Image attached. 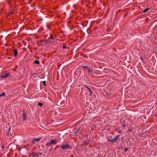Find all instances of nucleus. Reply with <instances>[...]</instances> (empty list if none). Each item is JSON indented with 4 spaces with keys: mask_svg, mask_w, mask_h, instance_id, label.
<instances>
[{
    "mask_svg": "<svg viewBox=\"0 0 157 157\" xmlns=\"http://www.w3.org/2000/svg\"><path fill=\"white\" fill-rule=\"evenodd\" d=\"M119 136H120L119 135H117L115 136L114 137V138H113V139H112V140H108L111 142H112L113 143H114L118 139Z\"/></svg>",
    "mask_w": 157,
    "mask_h": 157,
    "instance_id": "obj_1",
    "label": "nucleus"
},
{
    "mask_svg": "<svg viewBox=\"0 0 157 157\" xmlns=\"http://www.w3.org/2000/svg\"><path fill=\"white\" fill-rule=\"evenodd\" d=\"M60 147L63 150H66L67 148H69V144H66L64 145L60 146Z\"/></svg>",
    "mask_w": 157,
    "mask_h": 157,
    "instance_id": "obj_2",
    "label": "nucleus"
},
{
    "mask_svg": "<svg viewBox=\"0 0 157 157\" xmlns=\"http://www.w3.org/2000/svg\"><path fill=\"white\" fill-rule=\"evenodd\" d=\"M10 74L9 73H6L5 75H1V77L2 78H6L9 75H10Z\"/></svg>",
    "mask_w": 157,
    "mask_h": 157,
    "instance_id": "obj_3",
    "label": "nucleus"
},
{
    "mask_svg": "<svg viewBox=\"0 0 157 157\" xmlns=\"http://www.w3.org/2000/svg\"><path fill=\"white\" fill-rule=\"evenodd\" d=\"M120 122L122 123V126L124 127H125L126 126V124L125 123H124V121L123 120H121Z\"/></svg>",
    "mask_w": 157,
    "mask_h": 157,
    "instance_id": "obj_4",
    "label": "nucleus"
},
{
    "mask_svg": "<svg viewBox=\"0 0 157 157\" xmlns=\"http://www.w3.org/2000/svg\"><path fill=\"white\" fill-rule=\"evenodd\" d=\"M50 141L52 145L55 144L56 143V140H52Z\"/></svg>",
    "mask_w": 157,
    "mask_h": 157,
    "instance_id": "obj_5",
    "label": "nucleus"
},
{
    "mask_svg": "<svg viewBox=\"0 0 157 157\" xmlns=\"http://www.w3.org/2000/svg\"><path fill=\"white\" fill-rule=\"evenodd\" d=\"M13 53L14 56L15 57H16L17 56V54H18V52L17 50L15 49L14 50Z\"/></svg>",
    "mask_w": 157,
    "mask_h": 157,
    "instance_id": "obj_6",
    "label": "nucleus"
},
{
    "mask_svg": "<svg viewBox=\"0 0 157 157\" xmlns=\"http://www.w3.org/2000/svg\"><path fill=\"white\" fill-rule=\"evenodd\" d=\"M52 145V144L51 143V141H50L47 142L46 146H50Z\"/></svg>",
    "mask_w": 157,
    "mask_h": 157,
    "instance_id": "obj_7",
    "label": "nucleus"
},
{
    "mask_svg": "<svg viewBox=\"0 0 157 157\" xmlns=\"http://www.w3.org/2000/svg\"><path fill=\"white\" fill-rule=\"evenodd\" d=\"M87 70H88V72L89 73L91 74V75L93 74V71L92 70H90L89 68Z\"/></svg>",
    "mask_w": 157,
    "mask_h": 157,
    "instance_id": "obj_8",
    "label": "nucleus"
},
{
    "mask_svg": "<svg viewBox=\"0 0 157 157\" xmlns=\"http://www.w3.org/2000/svg\"><path fill=\"white\" fill-rule=\"evenodd\" d=\"M26 119V115L24 111H23V119L24 120H25Z\"/></svg>",
    "mask_w": 157,
    "mask_h": 157,
    "instance_id": "obj_9",
    "label": "nucleus"
},
{
    "mask_svg": "<svg viewBox=\"0 0 157 157\" xmlns=\"http://www.w3.org/2000/svg\"><path fill=\"white\" fill-rule=\"evenodd\" d=\"M34 63H36L37 64H39L40 63L39 61L37 60H35Z\"/></svg>",
    "mask_w": 157,
    "mask_h": 157,
    "instance_id": "obj_10",
    "label": "nucleus"
},
{
    "mask_svg": "<svg viewBox=\"0 0 157 157\" xmlns=\"http://www.w3.org/2000/svg\"><path fill=\"white\" fill-rule=\"evenodd\" d=\"M6 94L5 93L3 92L2 93V94L0 95V97H1L3 96H4Z\"/></svg>",
    "mask_w": 157,
    "mask_h": 157,
    "instance_id": "obj_11",
    "label": "nucleus"
},
{
    "mask_svg": "<svg viewBox=\"0 0 157 157\" xmlns=\"http://www.w3.org/2000/svg\"><path fill=\"white\" fill-rule=\"evenodd\" d=\"M149 10V8H146V9H145V10H144L143 11V13H145V12H146L147 11Z\"/></svg>",
    "mask_w": 157,
    "mask_h": 157,
    "instance_id": "obj_12",
    "label": "nucleus"
},
{
    "mask_svg": "<svg viewBox=\"0 0 157 157\" xmlns=\"http://www.w3.org/2000/svg\"><path fill=\"white\" fill-rule=\"evenodd\" d=\"M40 140V138H34V140L35 141H38Z\"/></svg>",
    "mask_w": 157,
    "mask_h": 157,
    "instance_id": "obj_13",
    "label": "nucleus"
},
{
    "mask_svg": "<svg viewBox=\"0 0 157 157\" xmlns=\"http://www.w3.org/2000/svg\"><path fill=\"white\" fill-rule=\"evenodd\" d=\"M38 105L40 106H42L43 104L42 103L39 102L38 103Z\"/></svg>",
    "mask_w": 157,
    "mask_h": 157,
    "instance_id": "obj_14",
    "label": "nucleus"
},
{
    "mask_svg": "<svg viewBox=\"0 0 157 157\" xmlns=\"http://www.w3.org/2000/svg\"><path fill=\"white\" fill-rule=\"evenodd\" d=\"M42 83H43V85H44V86H45L46 85V81H43L42 82Z\"/></svg>",
    "mask_w": 157,
    "mask_h": 157,
    "instance_id": "obj_15",
    "label": "nucleus"
},
{
    "mask_svg": "<svg viewBox=\"0 0 157 157\" xmlns=\"http://www.w3.org/2000/svg\"><path fill=\"white\" fill-rule=\"evenodd\" d=\"M128 150V148L125 147L124 148V151L125 152H126Z\"/></svg>",
    "mask_w": 157,
    "mask_h": 157,
    "instance_id": "obj_16",
    "label": "nucleus"
},
{
    "mask_svg": "<svg viewBox=\"0 0 157 157\" xmlns=\"http://www.w3.org/2000/svg\"><path fill=\"white\" fill-rule=\"evenodd\" d=\"M35 141L34 140V139H33V140H32V141H31V143L32 144H34L35 143Z\"/></svg>",
    "mask_w": 157,
    "mask_h": 157,
    "instance_id": "obj_17",
    "label": "nucleus"
},
{
    "mask_svg": "<svg viewBox=\"0 0 157 157\" xmlns=\"http://www.w3.org/2000/svg\"><path fill=\"white\" fill-rule=\"evenodd\" d=\"M34 155V153H33V152H32V153L30 154V155H32V156Z\"/></svg>",
    "mask_w": 157,
    "mask_h": 157,
    "instance_id": "obj_18",
    "label": "nucleus"
},
{
    "mask_svg": "<svg viewBox=\"0 0 157 157\" xmlns=\"http://www.w3.org/2000/svg\"><path fill=\"white\" fill-rule=\"evenodd\" d=\"M82 67H85L86 68H87V69H89V68L87 67V66H82Z\"/></svg>",
    "mask_w": 157,
    "mask_h": 157,
    "instance_id": "obj_19",
    "label": "nucleus"
},
{
    "mask_svg": "<svg viewBox=\"0 0 157 157\" xmlns=\"http://www.w3.org/2000/svg\"><path fill=\"white\" fill-rule=\"evenodd\" d=\"M10 128H9L8 129V133H7V135H9V131L10 130Z\"/></svg>",
    "mask_w": 157,
    "mask_h": 157,
    "instance_id": "obj_20",
    "label": "nucleus"
},
{
    "mask_svg": "<svg viewBox=\"0 0 157 157\" xmlns=\"http://www.w3.org/2000/svg\"><path fill=\"white\" fill-rule=\"evenodd\" d=\"M87 88H88L89 90H90V93H92V91H91V90H90V89L88 87H87Z\"/></svg>",
    "mask_w": 157,
    "mask_h": 157,
    "instance_id": "obj_21",
    "label": "nucleus"
},
{
    "mask_svg": "<svg viewBox=\"0 0 157 157\" xmlns=\"http://www.w3.org/2000/svg\"><path fill=\"white\" fill-rule=\"evenodd\" d=\"M84 144H86V145H88V143H86V142H85L84 143Z\"/></svg>",
    "mask_w": 157,
    "mask_h": 157,
    "instance_id": "obj_22",
    "label": "nucleus"
},
{
    "mask_svg": "<svg viewBox=\"0 0 157 157\" xmlns=\"http://www.w3.org/2000/svg\"><path fill=\"white\" fill-rule=\"evenodd\" d=\"M13 13V12H12V11H11V12H10L9 13V15H10V14H11L12 13Z\"/></svg>",
    "mask_w": 157,
    "mask_h": 157,
    "instance_id": "obj_23",
    "label": "nucleus"
},
{
    "mask_svg": "<svg viewBox=\"0 0 157 157\" xmlns=\"http://www.w3.org/2000/svg\"><path fill=\"white\" fill-rule=\"evenodd\" d=\"M118 132V133H121V131H119Z\"/></svg>",
    "mask_w": 157,
    "mask_h": 157,
    "instance_id": "obj_24",
    "label": "nucleus"
},
{
    "mask_svg": "<svg viewBox=\"0 0 157 157\" xmlns=\"http://www.w3.org/2000/svg\"><path fill=\"white\" fill-rule=\"evenodd\" d=\"M2 148H3V149L4 148V145H3L2 146Z\"/></svg>",
    "mask_w": 157,
    "mask_h": 157,
    "instance_id": "obj_25",
    "label": "nucleus"
},
{
    "mask_svg": "<svg viewBox=\"0 0 157 157\" xmlns=\"http://www.w3.org/2000/svg\"><path fill=\"white\" fill-rule=\"evenodd\" d=\"M51 38H52V39H53V37H52V36L51 37Z\"/></svg>",
    "mask_w": 157,
    "mask_h": 157,
    "instance_id": "obj_26",
    "label": "nucleus"
},
{
    "mask_svg": "<svg viewBox=\"0 0 157 157\" xmlns=\"http://www.w3.org/2000/svg\"><path fill=\"white\" fill-rule=\"evenodd\" d=\"M141 59L142 60H143V58H141Z\"/></svg>",
    "mask_w": 157,
    "mask_h": 157,
    "instance_id": "obj_27",
    "label": "nucleus"
}]
</instances>
